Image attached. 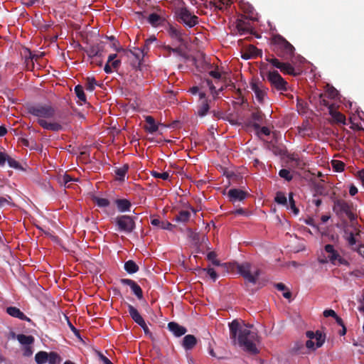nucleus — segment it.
Masks as SVG:
<instances>
[{
    "mask_svg": "<svg viewBox=\"0 0 364 364\" xmlns=\"http://www.w3.org/2000/svg\"><path fill=\"white\" fill-rule=\"evenodd\" d=\"M96 85H97V82L94 77H87L86 79L85 87L87 90L92 92Z\"/></svg>",
    "mask_w": 364,
    "mask_h": 364,
    "instance_id": "43",
    "label": "nucleus"
},
{
    "mask_svg": "<svg viewBox=\"0 0 364 364\" xmlns=\"http://www.w3.org/2000/svg\"><path fill=\"white\" fill-rule=\"evenodd\" d=\"M293 193H289V206L291 210L293 211V213L295 215H297L299 213V209L296 208L295 201L293 198Z\"/></svg>",
    "mask_w": 364,
    "mask_h": 364,
    "instance_id": "47",
    "label": "nucleus"
},
{
    "mask_svg": "<svg viewBox=\"0 0 364 364\" xmlns=\"http://www.w3.org/2000/svg\"><path fill=\"white\" fill-rule=\"evenodd\" d=\"M9 156L3 151H0V166H4L6 161H8Z\"/></svg>",
    "mask_w": 364,
    "mask_h": 364,
    "instance_id": "54",
    "label": "nucleus"
},
{
    "mask_svg": "<svg viewBox=\"0 0 364 364\" xmlns=\"http://www.w3.org/2000/svg\"><path fill=\"white\" fill-rule=\"evenodd\" d=\"M326 258L333 265H348V262L343 258L339 253L334 249L332 245H326L325 246Z\"/></svg>",
    "mask_w": 364,
    "mask_h": 364,
    "instance_id": "9",
    "label": "nucleus"
},
{
    "mask_svg": "<svg viewBox=\"0 0 364 364\" xmlns=\"http://www.w3.org/2000/svg\"><path fill=\"white\" fill-rule=\"evenodd\" d=\"M323 315L326 318L331 316L334 318V317H336L337 314L336 311L333 309H326L323 312Z\"/></svg>",
    "mask_w": 364,
    "mask_h": 364,
    "instance_id": "55",
    "label": "nucleus"
},
{
    "mask_svg": "<svg viewBox=\"0 0 364 364\" xmlns=\"http://www.w3.org/2000/svg\"><path fill=\"white\" fill-rule=\"evenodd\" d=\"M9 166L15 169H22V167L19 162L16 161L14 159L9 156V160L7 161Z\"/></svg>",
    "mask_w": 364,
    "mask_h": 364,
    "instance_id": "51",
    "label": "nucleus"
},
{
    "mask_svg": "<svg viewBox=\"0 0 364 364\" xmlns=\"http://www.w3.org/2000/svg\"><path fill=\"white\" fill-rule=\"evenodd\" d=\"M216 257H217V255L215 252H210L207 255V259L209 261H210L213 265L222 266V267H227V268H228V267L230 266V264H227V263L221 264L220 262V261L216 259Z\"/></svg>",
    "mask_w": 364,
    "mask_h": 364,
    "instance_id": "33",
    "label": "nucleus"
},
{
    "mask_svg": "<svg viewBox=\"0 0 364 364\" xmlns=\"http://www.w3.org/2000/svg\"><path fill=\"white\" fill-rule=\"evenodd\" d=\"M250 88L255 92L258 102L260 103L263 102L264 97L267 95L266 89L262 85L255 81L251 82Z\"/></svg>",
    "mask_w": 364,
    "mask_h": 364,
    "instance_id": "14",
    "label": "nucleus"
},
{
    "mask_svg": "<svg viewBox=\"0 0 364 364\" xmlns=\"http://www.w3.org/2000/svg\"><path fill=\"white\" fill-rule=\"evenodd\" d=\"M249 196L247 191H242L238 188H231L228 191V196L230 201L235 203L237 201H242Z\"/></svg>",
    "mask_w": 364,
    "mask_h": 364,
    "instance_id": "12",
    "label": "nucleus"
},
{
    "mask_svg": "<svg viewBox=\"0 0 364 364\" xmlns=\"http://www.w3.org/2000/svg\"><path fill=\"white\" fill-rule=\"evenodd\" d=\"M196 343L197 340L193 335H187L183 339V346L186 350L192 349Z\"/></svg>",
    "mask_w": 364,
    "mask_h": 364,
    "instance_id": "30",
    "label": "nucleus"
},
{
    "mask_svg": "<svg viewBox=\"0 0 364 364\" xmlns=\"http://www.w3.org/2000/svg\"><path fill=\"white\" fill-rule=\"evenodd\" d=\"M32 353H33V351L31 350V348L29 346H25L23 355L25 356H30L32 355Z\"/></svg>",
    "mask_w": 364,
    "mask_h": 364,
    "instance_id": "62",
    "label": "nucleus"
},
{
    "mask_svg": "<svg viewBox=\"0 0 364 364\" xmlns=\"http://www.w3.org/2000/svg\"><path fill=\"white\" fill-rule=\"evenodd\" d=\"M267 61L270 63L274 67L279 69L280 67L282 65L283 62H280L277 58L272 57L270 58H267Z\"/></svg>",
    "mask_w": 364,
    "mask_h": 364,
    "instance_id": "53",
    "label": "nucleus"
},
{
    "mask_svg": "<svg viewBox=\"0 0 364 364\" xmlns=\"http://www.w3.org/2000/svg\"><path fill=\"white\" fill-rule=\"evenodd\" d=\"M358 193V188L353 185L351 184L349 187V193L350 196H353Z\"/></svg>",
    "mask_w": 364,
    "mask_h": 364,
    "instance_id": "59",
    "label": "nucleus"
},
{
    "mask_svg": "<svg viewBox=\"0 0 364 364\" xmlns=\"http://www.w3.org/2000/svg\"><path fill=\"white\" fill-rule=\"evenodd\" d=\"M167 31L171 38L176 39L179 43L183 42V33L178 26L169 25Z\"/></svg>",
    "mask_w": 364,
    "mask_h": 364,
    "instance_id": "22",
    "label": "nucleus"
},
{
    "mask_svg": "<svg viewBox=\"0 0 364 364\" xmlns=\"http://www.w3.org/2000/svg\"><path fill=\"white\" fill-rule=\"evenodd\" d=\"M176 14L178 21L189 28H192L198 23V17L186 7L178 8Z\"/></svg>",
    "mask_w": 364,
    "mask_h": 364,
    "instance_id": "7",
    "label": "nucleus"
},
{
    "mask_svg": "<svg viewBox=\"0 0 364 364\" xmlns=\"http://www.w3.org/2000/svg\"><path fill=\"white\" fill-rule=\"evenodd\" d=\"M272 50L284 60H291L295 54L294 47L282 36L274 35L272 38Z\"/></svg>",
    "mask_w": 364,
    "mask_h": 364,
    "instance_id": "4",
    "label": "nucleus"
},
{
    "mask_svg": "<svg viewBox=\"0 0 364 364\" xmlns=\"http://www.w3.org/2000/svg\"><path fill=\"white\" fill-rule=\"evenodd\" d=\"M93 200L100 208L108 207L110 204L109 200L104 198L95 197Z\"/></svg>",
    "mask_w": 364,
    "mask_h": 364,
    "instance_id": "42",
    "label": "nucleus"
},
{
    "mask_svg": "<svg viewBox=\"0 0 364 364\" xmlns=\"http://www.w3.org/2000/svg\"><path fill=\"white\" fill-rule=\"evenodd\" d=\"M331 165L336 172H341L344 170L345 164L341 161L332 160Z\"/></svg>",
    "mask_w": 364,
    "mask_h": 364,
    "instance_id": "46",
    "label": "nucleus"
},
{
    "mask_svg": "<svg viewBox=\"0 0 364 364\" xmlns=\"http://www.w3.org/2000/svg\"><path fill=\"white\" fill-rule=\"evenodd\" d=\"M282 65L280 67L279 70L284 74H288L294 76H296L297 75L294 68L289 63L283 62Z\"/></svg>",
    "mask_w": 364,
    "mask_h": 364,
    "instance_id": "32",
    "label": "nucleus"
},
{
    "mask_svg": "<svg viewBox=\"0 0 364 364\" xmlns=\"http://www.w3.org/2000/svg\"><path fill=\"white\" fill-rule=\"evenodd\" d=\"M120 282L122 284L130 287L132 291L139 299H141L143 298L142 290L134 281L129 279H122Z\"/></svg>",
    "mask_w": 364,
    "mask_h": 364,
    "instance_id": "17",
    "label": "nucleus"
},
{
    "mask_svg": "<svg viewBox=\"0 0 364 364\" xmlns=\"http://www.w3.org/2000/svg\"><path fill=\"white\" fill-rule=\"evenodd\" d=\"M41 230L43 232L44 235L46 236L50 237L53 240L57 241L58 238L57 237L53 235V234L50 232V229H41Z\"/></svg>",
    "mask_w": 364,
    "mask_h": 364,
    "instance_id": "57",
    "label": "nucleus"
},
{
    "mask_svg": "<svg viewBox=\"0 0 364 364\" xmlns=\"http://www.w3.org/2000/svg\"><path fill=\"white\" fill-rule=\"evenodd\" d=\"M6 312L10 316L18 318L22 321H31V319L28 318L19 309L15 306H9L6 309Z\"/></svg>",
    "mask_w": 364,
    "mask_h": 364,
    "instance_id": "23",
    "label": "nucleus"
},
{
    "mask_svg": "<svg viewBox=\"0 0 364 364\" xmlns=\"http://www.w3.org/2000/svg\"><path fill=\"white\" fill-rule=\"evenodd\" d=\"M335 195L336 192L333 183L320 179V196H327L333 198Z\"/></svg>",
    "mask_w": 364,
    "mask_h": 364,
    "instance_id": "13",
    "label": "nucleus"
},
{
    "mask_svg": "<svg viewBox=\"0 0 364 364\" xmlns=\"http://www.w3.org/2000/svg\"><path fill=\"white\" fill-rule=\"evenodd\" d=\"M199 96L200 100H203L201 104L198 107V114L200 117H204L208 113L210 106L208 100L205 99V93L200 92Z\"/></svg>",
    "mask_w": 364,
    "mask_h": 364,
    "instance_id": "20",
    "label": "nucleus"
},
{
    "mask_svg": "<svg viewBox=\"0 0 364 364\" xmlns=\"http://www.w3.org/2000/svg\"><path fill=\"white\" fill-rule=\"evenodd\" d=\"M73 178L68 175V174H65L63 177H62V179L60 181L61 183H63L65 185L68 184V183L71 182L73 181Z\"/></svg>",
    "mask_w": 364,
    "mask_h": 364,
    "instance_id": "56",
    "label": "nucleus"
},
{
    "mask_svg": "<svg viewBox=\"0 0 364 364\" xmlns=\"http://www.w3.org/2000/svg\"><path fill=\"white\" fill-rule=\"evenodd\" d=\"M323 101L324 102V107L326 108L329 115L331 116V118L328 119L329 122L332 124H346L345 115L336 109L335 105L330 102H326L324 99Z\"/></svg>",
    "mask_w": 364,
    "mask_h": 364,
    "instance_id": "8",
    "label": "nucleus"
},
{
    "mask_svg": "<svg viewBox=\"0 0 364 364\" xmlns=\"http://www.w3.org/2000/svg\"><path fill=\"white\" fill-rule=\"evenodd\" d=\"M28 114L38 118V124L44 129L59 132L63 129L60 122H48L45 119H52L55 115V109L48 104H34L28 105Z\"/></svg>",
    "mask_w": 364,
    "mask_h": 364,
    "instance_id": "2",
    "label": "nucleus"
},
{
    "mask_svg": "<svg viewBox=\"0 0 364 364\" xmlns=\"http://www.w3.org/2000/svg\"><path fill=\"white\" fill-rule=\"evenodd\" d=\"M5 205L14 206V203L12 202V198L9 195H6L5 197L0 196V208H3Z\"/></svg>",
    "mask_w": 364,
    "mask_h": 364,
    "instance_id": "45",
    "label": "nucleus"
},
{
    "mask_svg": "<svg viewBox=\"0 0 364 364\" xmlns=\"http://www.w3.org/2000/svg\"><path fill=\"white\" fill-rule=\"evenodd\" d=\"M75 93L80 101L84 103L86 102V96L82 86L80 85H76L75 87Z\"/></svg>",
    "mask_w": 364,
    "mask_h": 364,
    "instance_id": "37",
    "label": "nucleus"
},
{
    "mask_svg": "<svg viewBox=\"0 0 364 364\" xmlns=\"http://www.w3.org/2000/svg\"><path fill=\"white\" fill-rule=\"evenodd\" d=\"M231 3L230 0H213L210 1V4L215 9L222 11L227 9L230 6Z\"/></svg>",
    "mask_w": 364,
    "mask_h": 364,
    "instance_id": "27",
    "label": "nucleus"
},
{
    "mask_svg": "<svg viewBox=\"0 0 364 364\" xmlns=\"http://www.w3.org/2000/svg\"><path fill=\"white\" fill-rule=\"evenodd\" d=\"M267 79L269 82L272 89L279 91L281 93L288 91L289 84L280 75L278 71L274 70L268 72Z\"/></svg>",
    "mask_w": 364,
    "mask_h": 364,
    "instance_id": "6",
    "label": "nucleus"
},
{
    "mask_svg": "<svg viewBox=\"0 0 364 364\" xmlns=\"http://www.w3.org/2000/svg\"><path fill=\"white\" fill-rule=\"evenodd\" d=\"M236 28L238 32L242 35L248 33L250 31L251 26L249 21L243 19H237L236 21Z\"/></svg>",
    "mask_w": 364,
    "mask_h": 364,
    "instance_id": "26",
    "label": "nucleus"
},
{
    "mask_svg": "<svg viewBox=\"0 0 364 364\" xmlns=\"http://www.w3.org/2000/svg\"><path fill=\"white\" fill-rule=\"evenodd\" d=\"M48 362L49 364H60V358L56 353L51 352L48 353Z\"/></svg>",
    "mask_w": 364,
    "mask_h": 364,
    "instance_id": "44",
    "label": "nucleus"
},
{
    "mask_svg": "<svg viewBox=\"0 0 364 364\" xmlns=\"http://www.w3.org/2000/svg\"><path fill=\"white\" fill-rule=\"evenodd\" d=\"M279 175L281 178H283L288 181H290L292 179V176L290 171L285 168L281 169L279 172Z\"/></svg>",
    "mask_w": 364,
    "mask_h": 364,
    "instance_id": "50",
    "label": "nucleus"
},
{
    "mask_svg": "<svg viewBox=\"0 0 364 364\" xmlns=\"http://www.w3.org/2000/svg\"><path fill=\"white\" fill-rule=\"evenodd\" d=\"M148 22L154 27H156L158 26L159 25L161 24V22L162 21V18L161 17L156 14V13H152L151 14L149 17H148Z\"/></svg>",
    "mask_w": 364,
    "mask_h": 364,
    "instance_id": "34",
    "label": "nucleus"
},
{
    "mask_svg": "<svg viewBox=\"0 0 364 364\" xmlns=\"http://www.w3.org/2000/svg\"><path fill=\"white\" fill-rule=\"evenodd\" d=\"M172 52L178 54L180 56H182L184 58L187 57L186 55L182 52V50L180 48H175L172 49Z\"/></svg>",
    "mask_w": 364,
    "mask_h": 364,
    "instance_id": "61",
    "label": "nucleus"
},
{
    "mask_svg": "<svg viewBox=\"0 0 364 364\" xmlns=\"http://www.w3.org/2000/svg\"><path fill=\"white\" fill-rule=\"evenodd\" d=\"M192 213H196V211L192 208L190 210H181L174 215V220L177 222L185 223L190 220Z\"/></svg>",
    "mask_w": 364,
    "mask_h": 364,
    "instance_id": "18",
    "label": "nucleus"
},
{
    "mask_svg": "<svg viewBox=\"0 0 364 364\" xmlns=\"http://www.w3.org/2000/svg\"><path fill=\"white\" fill-rule=\"evenodd\" d=\"M333 210L334 213L344 221L348 222L350 228H362L361 218H358L357 209L351 202L342 199L334 200Z\"/></svg>",
    "mask_w": 364,
    "mask_h": 364,
    "instance_id": "3",
    "label": "nucleus"
},
{
    "mask_svg": "<svg viewBox=\"0 0 364 364\" xmlns=\"http://www.w3.org/2000/svg\"><path fill=\"white\" fill-rule=\"evenodd\" d=\"M156 41V38L154 36H152L147 38L144 44V46L141 50H139V53L141 54L143 56L146 54L149 50V45Z\"/></svg>",
    "mask_w": 364,
    "mask_h": 364,
    "instance_id": "38",
    "label": "nucleus"
},
{
    "mask_svg": "<svg viewBox=\"0 0 364 364\" xmlns=\"http://www.w3.org/2000/svg\"><path fill=\"white\" fill-rule=\"evenodd\" d=\"M251 119L254 121L252 124L253 127L255 129H259V123L262 122L263 120V114L261 111L257 110L256 112H253L251 114Z\"/></svg>",
    "mask_w": 364,
    "mask_h": 364,
    "instance_id": "31",
    "label": "nucleus"
},
{
    "mask_svg": "<svg viewBox=\"0 0 364 364\" xmlns=\"http://www.w3.org/2000/svg\"><path fill=\"white\" fill-rule=\"evenodd\" d=\"M129 168V166L127 164H124L122 167L116 168L114 170L117 176L116 179L119 181H124Z\"/></svg>",
    "mask_w": 364,
    "mask_h": 364,
    "instance_id": "29",
    "label": "nucleus"
},
{
    "mask_svg": "<svg viewBox=\"0 0 364 364\" xmlns=\"http://www.w3.org/2000/svg\"><path fill=\"white\" fill-rule=\"evenodd\" d=\"M347 241L353 250H356L358 249V246L356 245L355 237L352 232L347 237Z\"/></svg>",
    "mask_w": 364,
    "mask_h": 364,
    "instance_id": "49",
    "label": "nucleus"
},
{
    "mask_svg": "<svg viewBox=\"0 0 364 364\" xmlns=\"http://www.w3.org/2000/svg\"><path fill=\"white\" fill-rule=\"evenodd\" d=\"M324 94L320 93V107H324V102L323 101V99L326 102H328L327 100H326V97L331 100H334L338 96V91L334 87L328 83L324 87ZM320 110H323V109L320 107Z\"/></svg>",
    "mask_w": 364,
    "mask_h": 364,
    "instance_id": "11",
    "label": "nucleus"
},
{
    "mask_svg": "<svg viewBox=\"0 0 364 364\" xmlns=\"http://www.w3.org/2000/svg\"><path fill=\"white\" fill-rule=\"evenodd\" d=\"M97 354L100 358V360L105 363V364H112V363L105 355H103L100 352H97Z\"/></svg>",
    "mask_w": 364,
    "mask_h": 364,
    "instance_id": "58",
    "label": "nucleus"
},
{
    "mask_svg": "<svg viewBox=\"0 0 364 364\" xmlns=\"http://www.w3.org/2000/svg\"><path fill=\"white\" fill-rule=\"evenodd\" d=\"M151 174L156 178H161L163 180H168L169 178V173L168 172L159 173L156 171H152Z\"/></svg>",
    "mask_w": 364,
    "mask_h": 364,
    "instance_id": "48",
    "label": "nucleus"
},
{
    "mask_svg": "<svg viewBox=\"0 0 364 364\" xmlns=\"http://www.w3.org/2000/svg\"><path fill=\"white\" fill-rule=\"evenodd\" d=\"M259 129H260V132L265 136H269L270 134V130L267 127H259Z\"/></svg>",
    "mask_w": 364,
    "mask_h": 364,
    "instance_id": "63",
    "label": "nucleus"
},
{
    "mask_svg": "<svg viewBox=\"0 0 364 364\" xmlns=\"http://www.w3.org/2000/svg\"><path fill=\"white\" fill-rule=\"evenodd\" d=\"M116 224L118 228H134V218L129 215H120L116 218Z\"/></svg>",
    "mask_w": 364,
    "mask_h": 364,
    "instance_id": "16",
    "label": "nucleus"
},
{
    "mask_svg": "<svg viewBox=\"0 0 364 364\" xmlns=\"http://www.w3.org/2000/svg\"><path fill=\"white\" fill-rule=\"evenodd\" d=\"M146 125L144 129L149 133L152 134L158 130V125L156 124L155 119L151 116H146L145 117Z\"/></svg>",
    "mask_w": 364,
    "mask_h": 364,
    "instance_id": "28",
    "label": "nucleus"
},
{
    "mask_svg": "<svg viewBox=\"0 0 364 364\" xmlns=\"http://www.w3.org/2000/svg\"><path fill=\"white\" fill-rule=\"evenodd\" d=\"M203 272H206V274L213 280L215 281L218 278V274L214 270V269L208 267L203 269Z\"/></svg>",
    "mask_w": 364,
    "mask_h": 364,
    "instance_id": "52",
    "label": "nucleus"
},
{
    "mask_svg": "<svg viewBox=\"0 0 364 364\" xmlns=\"http://www.w3.org/2000/svg\"><path fill=\"white\" fill-rule=\"evenodd\" d=\"M209 75L215 79H220L221 77L220 73L219 72H218L217 70L210 71Z\"/></svg>",
    "mask_w": 364,
    "mask_h": 364,
    "instance_id": "60",
    "label": "nucleus"
},
{
    "mask_svg": "<svg viewBox=\"0 0 364 364\" xmlns=\"http://www.w3.org/2000/svg\"><path fill=\"white\" fill-rule=\"evenodd\" d=\"M168 328L170 331H171L176 336L178 337L184 335L187 331L185 327L180 326L175 322H170L168 324Z\"/></svg>",
    "mask_w": 364,
    "mask_h": 364,
    "instance_id": "25",
    "label": "nucleus"
},
{
    "mask_svg": "<svg viewBox=\"0 0 364 364\" xmlns=\"http://www.w3.org/2000/svg\"><path fill=\"white\" fill-rule=\"evenodd\" d=\"M124 269L129 274H134L139 270V267L133 260H129L124 264Z\"/></svg>",
    "mask_w": 364,
    "mask_h": 364,
    "instance_id": "36",
    "label": "nucleus"
},
{
    "mask_svg": "<svg viewBox=\"0 0 364 364\" xmlns=\"http://www.w3.org/2000/svg\"><path fill=\"white\" fill-rule=\"evenodd\" d=\"M114 204L116 205L118 211L122 213L130 211L132 207L131 202L125 198H118L114 200Z\"/></svg>",
    "mask_w": 364,
    "mask_h": 364,
    "instance_id": "21",
    "label": "nucleus"
},
{
    "mask_svg": "<svg viewBox=\"0 0 364 364\" xmlns=\"http://www.w3.org/2000/svg\"><path fill=\"white\" fill-rule=\"evenodd\" d=\"M48 353L45 351H40L36 354L35 360L38 364H44L48 362Z\"/></svg>",
    "mask_w": 364,
    "mask_h": 364,
    "instance_id": "39",
    "label": "nucleus"
},
{
    "mask_svg": "<svg viewBox=\"0 0 364 364\" xmlns=\"http://www.w3.org/2000/svg\"><path fill=\"white\" fill-rule=\"evenodd\" d=\"M128 311L132 317V318L139 326L144 325V320L139 314L136 309H135L132 305L127 304Z\"/></svg>",
    "mask_w": 364,
    "mask_h": 364,
    "instance_id": "24",
    "label": "nucleus"
},
{
    "mask_svg": "<svg viewBox=\"0 0 364 364\" xmlns=\"http://www.w3.org/2000/svg\"><path fill=\"white\" fill-rule=\"evenodd\" d=\"M104 50L103 43L91 45L85 50L89 58L101 56Z\"/></svg>",
    "mask_w": 364,
    "mask_h": 364,
    "instance_id": "19",
    "label": "nucleus"
},
{
    "mask_svg": "<svg viewBox=\"0 0 364 364\" xmlns=\"http://www.w3.org/2000/svg\"><path fill=\"white\" fill-rule=\"evenodd\" d=\"M306 336L309 339L306 342L305 347L302 346L296 349V351H298L299 353H306L316 349L314 347L315 343L312 341L313 338H314L316 341V346H318V331H316L315 333L313 331H307Z\"/></svg>",
    "mask_w": 364,
    "mask_h": 364,
    "instance_id": "10",
    "label": "nucleus"
},
{
    "mask_svg": "<svg viewBox=\"0 0 364 364\" xmlns=\"http://www.w3.org/2000/svg\"><path fill=\"white\" fill-rule=\"evenodd\" d=\"M111 66L115 70H117L119 67L121 65V60H115L111 63Z\"/></svg>",
    "mask_w": 364,
    "mask_h": 364,
    "instance_id": "64",
    "label": "nucleus"
},
{
    "mask_svg": "<svg viewBox=\"0 0 364 364\" xmlns=\"http://www.w3.org/2000/svg\"><path fill=\"white\" fill-rule=\"evenodd\" d=\"M235 265L238 272L245 279L253 284L257 283V279L260 275V270L258 268L254 267L249 262L236 264Z\"/></svg>",
    "mask_w": 364,
    "mask_h": 364,
    "instance_id": "5",
    "label": "nucleus"
},
{
    "mask_svg": "<svg viewBox=\"0 0 364 364\" xmlns=\"http://www.w3.org/2000/svg\"><path fill=\"white\" fill-rule=\"evenodd\" d=\"M274 200L278 204L287 206V198L284 193L277 192Z\"/></svg>",
    "mask_w": 364,
    "mask_h": 364,
    "instance_id": "41",
    "label": "nucleus"
},
{
    "mask_svg": "<svg viewBox=\"0 0 364 364\" xmlns=\"http://www.w3.org/2000/svg\"><path fill=\"white\" fill-rule=\"evenodd\" d=\"M250 54L244 53V54H242V57L244 59H249L250 58L257 57V55H260L262 54V51L253 46H252L250 48Z\"/></svg>",
    "mask_w": 364,
    "mask_h": 364,
    "instance_id": "40",
    "label": "nucleus"
},
{
    "mask_svg": "<svg viewBox=\"0 0 364 364\" xmlns=\"http://www.w3.org/2000/svg\"><path fill=\"white\" fill-rule=\"evenodd\" d=\"M187 235L195 245L205 243L208 240V238L204 234L197 232L193 229H188Z\"/></svg>",
    "mask_w": 364,
    "mask_h": 364,
    "instance_id": "15",
    "label": "nucleus"
},
{
    "mask_svg": "<svg viewBox=\"0 0 364 364\" xmlns=\"http://www.w3.org/2000/svg\"><path fill=\"white\" fill-rule=\"evenodd\" d=\"M17 339L20 343L25 346H29L34 341V338L32 336H26L24 334H18L17 336Z\"/></svg>",
    "mask_w": 364,
    "mask_h": 364,
    "instance_id": "35",
    "label": "nucleus"
},
{
    "mask_svg": "<svg viewBox=\"0 0 364 364\" xmlns=\"http://www.w3.org/2000/svg\"><path fill=\"white\" fill-rule=\"evenodd\" d=\"M230 333L232 338L236 339L243 349L251 353H257L256 344L258 342V336L256 329L252 325L240 323L234 320L229 323Z\"/></svg>",
    "mask_w": 364,
    "mask_h": 364,
    "instance_id": "1",
    "label": "nucleus"
}]
</instances>
